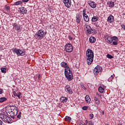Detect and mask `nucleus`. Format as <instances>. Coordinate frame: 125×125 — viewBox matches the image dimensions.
Segmentation results:
<instances>
[{
	"instance_id": "1",
	"label": "nucleus",
	"mask_w": 125,
	"mask_h": 125,
	"mask_svg": "<svg viewBox=\"0 0 125 125\" xmlns=\"http://www.w3.org/2000/svg\"><path fill=\"white\" fill-rule=\"evenodd\" d=\"M94 57V54L93 51L90 49H88L86 52V59L88 65H91V63L93 62Z\"/></svg>"
},
{
	"instance_id": "2",
	"label": "nucleus",
	"mask_w": 125,
	"mask_h": 125,
	"mask_svg": "<svg viewBox=\"0 0 125 125\" xmlns=\"http://www.w3.org/2000/svg\"><path fill=\"white\" fill-rule=\"evenodd\" d=\"M45 36V32H44V30L40 29L35 34L34 38L38 41H41V40H42L44 38Z\"/></svg>"
},
{
	"instance_id": "3",
	"label": "nucleus",
	"mask_w": 125,
	"mask_h": 125,
	"mask_svg": "<svg viewBox=\"0 0 125 125\" xmlns=\"http://www.w3.org/2000/svg\"><path fill=\"white\" fill-rule=\"evenodd\" d=\"M64 74L65 77L67 80L69 82L73 80V73H72V70L70 67H66L65 68V71H64Z\"/></svg>"
},
{
	"instance_id": "4",
	"label": "nucleus",
	"mask_w": 125,
	"mask_h": 125,
	"mask_svg": "<svg viewBox=\"0 0 125 125\" xmlns=\"http://www.w3.org/2000/svg\"><path fill=\"white\" fill-rule=\"evenodd\" d=\"M18 113V107L16 106H13L11 107V112H10V116L13 119H14V117L17 115Z\"/></svg>"
},
{
	"instance_id": "5",
	"label": "nucleus",
	"mask_w": 125,
	"mask_h": 125,
	"mask_svg": "<svg viewBox=\"0 0 125 125\" xmlns=\"http://www.w3.org/2000/svg\"><path fill=\"white\" fill-rule=\"evenodd\" d=\"M12 51L16 53L18 56H24L25 55V51L24 50L17 49L16 48H13L12 49Z\"/></svg>"
},
{
	"instance_id": "6",
	"label": "nucleus",
	"mask_w": 125,
	"mask_h": 125,
	"mask_svg": "<svg viewBox=\"0 0 125 125\" xmlns=\"http://www.w3.org/2000/svg\"><path fill=\"white\" fill-rule=\"evenodd\" d=\"M0 118L5 123H8V124H10V122L12 121L11 118L7 116L6 115L2 113H0Z\"/></svg>"
},
{
	"instance_id": "7",
	"label": "nucleus",
	"mask_w": 125,
	"mask_h": 125,
	"mask_svg": "<svg viewBox=\"0 0 125 125\" xmlns=\"http://www.w3.org/2000/svg\"><path fill=\"white\" fill-rule=\"evenodd\" d=\"M65 51L66 52H72L73 51V45L70 43H67L65 45Z\"/></svg>"
},
{
	"instance_id": "8",
	"label": "nucleus",
	"mask_w": 125,
	"mask_h": 125,
	"mask_svg": "<svg viewBox=\"0 0 125 125\" xmlns=\"http://www.w3.org/2000/svg\"><path fill=\"white\" fill-rule=\"evenodd\" d=\"M86 10L85 9H84L83 11V18L84 19V21H85V22H88V21H89V17H88V16H87L86 15V14L85 13V11Z\"/></svg>"
},
{
	"instance_id": "9",
	"label": "nucleus",
	"mask_w": 125,
	"mask_h": 125,
	"mask_svg": "<svg viewBox=\"0 0 125 125\" xmlns=\"http://www.w3.org/2000/svg\"><path fill=\"white\" fill-rule=\"evenodd\" d=\"M63 2L64 4L66 7L70 8L71 5H72V2L71 0H63Z\"/></svg>"
},
{
	"instance_id": "10",
	"label": "nucleus",
	"mask_w": 125,
	"mask_h": 125,
	"mask_svg": "<svg viewBox=\"0 0 125 125\" xmlns=\"http://www.w3.org/2000/svg\"><path fill=\"white\" fill-rule=\"evenodd\" d=\"M101 71H102V68L99 66H97L94 69V74L97 75L99 73H101Z\"/></svg>"
},
{
	"instance_id": "11",
	"label": "nucleus",
	"mask_w": 125,
	"mask_h": 125,
	"mask_svg": "<svg viewBox=\"0 0 125 125\" xmlns=\"http://www.w3.org/2000/svg\"><path fill=\"white\" fill-rule=\"evenodd\" d=\"M88 4L90 5V6L92 8H96V3L95 2L92 1V0H89L88 1Z\"/></svg>"
},
{
	"instance_id": "12",
	"label": "nucleus",
	"mask_w": 125,
	"mask_h": 125,
	"mask_svg": "<svg viewBox=\"0 0 125 125\" xmlns=\"http://www.w3.org/2000/svg\"><path fill=\"white\" fill-rule=\"evenodd\" d=\"M104 39L106 42H108V43H112L113 42L112 37L109 36H105Z\"/></svg>"
},
{
	"instance_id": "13",
	"label": "nucleus",
	"mask_w": 125,
	"mask_h": 125,
	"mask_svg": "<svg viewBox=\"0 0 125 125\" xmlns=\"http://www.w3.org/2000/svg\"><path fill=\"white\" fill-rule=\"evenodd\" d=\"M20 10H19V13H21V14H27V9L25 7H21L19 8Z\"/></svg>"
},
{
	"instance_id": "14",
	"label": "nucleus",
	"mask_w": 125,
	"mask_h": 125,
	"mask_svg": "<svg viewBox=\"0 0 125 125\" xmlns=\"http://www.w3.org/2000/svg\"><path fill=\"white\" fill-rule=\"evenodd\" d=\"M65 90L66 92H68L70 94H72L73 93V91H72V89H71V87H70V86L69 85H67L65 87Z\"/></svg>"
},
{
	"instance_id": "15",
	"label": "nucleus",
	"mask_w": 125,
	"mask_h": 125,
	"mask_svg": "<svg viewBox=\"0 0 125 125\" xmlns=\"http://www.w3.org/2000/svg\"><path fill=\"white\" fill-rule=\"evenodd\" d=\"M107 21L109 23H114L115 20L114 19V16L112 15H110L107 18Z\"/></svg>"
},
{
	"instance_id": "16",
	"label": "nucleus",
	"mask_w": 125,
	"mask_h": 125,
	"mask_svg": "<svg viewBox=\"0 0 125 125\" xmlns=\"http://www.w3.org/2000/svg\"><path fill=\"white\" fill-rule=\"evenodd\" d=\"M91 28V27H90L89 25H88L86 23H85L84 25V29L85 30V31H86V32H87V33H88V32H89Z\"/></svg>"
},
{
	"instance_id": "17",
	"label": "nucleus",
	"mask_w": 125,
	"mask_h": 125,
	"mask_svg": "<svg viewBox=\"0 0 125 125\" xmlns=\"http://www.w3.org/2000/svg\"><path fill=\"white\" fill-rule=\"evenodd\" d=\"M61 103H66L68 101V99L65 97H61L60 98Z\"/></svg>"
},
{
	"instance_id": "18",
	"label": "nucleus",
	"mask_w": 125,
	"mask_h": 125,
	"mask_svg": "<svg viewBox=\"0 0 125 125\" xmlns=\"http://www.w3.org/2000/svg\"><path fill=\"white\" fill-rule=\"evenodd\" d=\"M96 33H97V32L95 29L91 28V29L88 31V34H93V35H94V34H96Z\"/></svg>"
},
{
	"instance_id": "19",
	"label": "nucleus",
	"mask_w": 125,
	"mask_h": 125,
	"mask_svg": "<svg viewBox=\"0 0 125 125\" xmlns=\"http://www.w3.org/2000/svg\"><path fill=\"white\" fill-rule=\"evenodd\" d=\"M61 65L62 67L65 68V70H66V68H70L69 66H68V64H67V63L65 62H62L61 63Z\"/></svg>"
},
{
	"instance_id": "20",
	"label": "nucleus",
	"mask_w": 125,
	"mask_h": 125,
	"mask_svg": "<svg viewBox=\"0 0 125 125\" xmlns=\"http://www.w3.org/2000/svg\"><path fill=\"white\" fill-rule=\"evenodd\" d=\"M94 100L97 105H99V104H100V100H99V99L97 97H94Z\"/></svg>"
},
{
	"instance_id": "21",
	"label": "nucleus",
	"mask_w": 125,
	"mask_h": 125,
	"mask_svg": "<svg viewBox=\"0 0 125 125\" xmlns=\"http://www.w3.org/2000/svg\"><path fill=\"white\" fill-rule=\"evenodd\" d=\"M89 42L91 43H94V42H96V39H95V38H94L93 37H91L89 38Z\"/></svg>"
},
{
	"instance_id": "22",
	"label": "nucleus",
	"mask_w": 125,
	"mask_h": 125,
	"mask_svg": "<svg viewBox=\"0 0 125 125\" xmlns=\"http://www.w3.org/2000/svg\"><path fill=\"white\" fill-rule=\"evenodd\" d=\"M98 19H99V18H98V17L97 16H94L92 18V22H96V21H97L98 20Z\"/></svg>"
},
{
	"instance_id": "23",
	"label": "nucleus",
	"mask_w": 125,
	"mask_h": 125,
	"mask_svg": "<svg viewBox=\"0 0 125 125\" xmlns=\"http://www.w3.org/2000/svg\"><path fill=\"white\" fill-rule=\"evenodd\" d=\"M107 4H108L109 7H114V2L113 1H109Z\"/></svg>"
},
{
	"instance_id": "24",
	"label": "nucleus",
	"mask_w": 125,
	"mask_h": 125,
	"mask_svg": "<svg viewBox=\"0 0 125 125\" xmlns=\"http://www.w3.org/2000/svg\"><path fill=\"white\" fill-rule=\"evenodd\" d=\"M115 77V74H113L112 75H110V76L109 77L108 81L109 82H112V80Z\"/></svg>"
},
{
	"instance_id": "25",
	"label": "nucleus",
	"mask_w": 125,
	"mask_h": 125,
	"mask_svg": "<svg viewBox=\"0 0 125 125\" xmlns=\"http://www.w3.org/2000/svg\"><path fill=\"white\" fill-rule=\"evenodd\" d=\"M85 99L87 103H89V104L90 103L91 100L89 96H86L85 97Z\"/></svg>"
},
{
	"instance_id": "26",
	"label": "nucleus",
	"mask_w": 125,
	"mask_h": 125,
	"mask_svg": "<svg viewBox=\"0 0 125 125\" xmlns=\"http://www.w3.org/2000/svg\"><path fill=\"white\" fill-rule=\"evenodd\" d=\"M6 100H7V99L5 97L0 98V103H2L3 102L6 101Z\"/></svg>"
},
{
	"instance_id": "27",
	"label": "nucleus",
	"mask_w": 125,
	"mask_h": 125,
	"mask_svg": "<svg viewBox=\"0 0 125 125\" xmlns=\"http://www.w3.org/2000/svg\"><path fill=\"white\" fill-rule=\"evenodd\" d=\"M14 29H15L16 31H19L20 30V26L17 24H14Z\"/></svg>"
},
{
	"instance_id": "28",
	"label": "nucleus",
	"mask_w": 125,
	"mask_h": 125,
	"mask_svg": "<svg viewBox=\"0 0 125 125\" xmlns=\"http://www.w3.org/2000/svg\"><path fill=\"white\" fill-rule=\"evenodd\" d=\"M72 121V118L69 116H66L65 118V122H71Z\"/></svg>"
},
{
	"instance_id": "29",
	"label": "nucleus",
	"mask_w": 125,
	"mask_h": 125,
	"mask_svg": "<svg viewBox=\"0 0 125 125\" xmlns=\"http://www.w3.org/2000/svg\"><path fill=\"white\" fill-rule=\"evenodd\" d=\"M76 22H77V23H80L81 22V18L80 17L79 15H77L76 16Z\"/></svg>"
},
{
	"instance_id": "30",
	"label": "nucleus",
	"mask_w": 125,
	"mask_h": 125,
	"mask_svg": "<svg viewBox=\"0 0 125 125\" xmlns=\"http://www.w3.org/2000/svg\"><path fill=\"white\" fill-rule=\"evenodd\" d=\"M99 91L101 93H103V92H104V91H105V89H104V88H102V87H99Z\"/></svg>"
},
{
	"instance_id": "31",
	"label": "nucleus",
	"mask_w": 125,
	"mask_h": 125,
	"mask_svg": "<svg viewBox=\"0 0 125 125\" xmlns=\"http://www.w3.org/2000/svg\"><path fill=\"white\" fill-rule=\"evenodd\" d=\"M22 3V1H18L14 3V5H20Z\"/></svg>"
},
{
	"instance_id": "32",
	"label": "nucleus",
	"mask_w": 125,
	"mask_h": 125,
	"mask_svg": "<svg viewBox=\"0 0 125 125\" xmlns=\"http://www.w3.org/2000/svg\"><path fill=\"white\" fill-rule=\"evenodd\" d=\"M112 42H113V41L115 42H119V38L116 36L113 37V38H112Z\"/></svg>"
},
{
	"instance_id": "33",
	"label": "nucleus",
	"mask_w": 125,
	"mask_h": 125,
	"mask_svg": "<svg viewBox=\"0 0 125 125\" xmlns=\"http://www.w3.org/2000/svg\"><path fill=\"white\" fill-rule=\"evenodd\" d=\"M0 70L2 73H6V69H5V68L2 67Z\"/></svg>"
},
{
	"instance_id": "34",
	"label": "nucleus",
	"mask_w": 125,
	"mask_h": 125,
	"mask_svg": "<svg viewBox=\"0 0 125 125\" xmlns=\"http://www.w3.org/2000/svg\"><path fill=\"white\" fill-rule=\"evenodd\" d=\"M119 41H112V44H113V45H118V42Z\"/></svg>"
},
{
	"instance_id": "35",
	"label": "nucleus",
	"mask_w": 125,
	"mask_h": 125,
	"mask_svg": "<svg viewBox=\"0 0 125 125\" xmlns=\"http://www.w3.org/2000/svg\"><path fill=\"white\" fill-rule=\"evenodd\" d=\"M5 9H6V10L7 11H9V9H10V7L9 6L6 5L5 6Z\"/></svg>"
},
{
	"instance_id": "36",
	"label": "nucleus",
	"mask_w": 125,
	"mask_h": 125,
	"mask_svg": "<svg viewBox=\"0 0 125 125\" xmlns=\"http://www.w3.org/2000/svg\"><path fill=\"white\" fill-rule=\"evenodd\" d=\"M107 58H109V59H112V58H113V57L110 54H107Z\"/></svg>"
},
{
	"instance_id": "37",
	"label": "nucleus",
	"mask_w": 125,
	"mask_h": 125,
	"mask_svg": "<svg viewBox=\"0 0 125 125\" xmlns=\"http://www.w3.org/2000/svg\"><path fill=\"white\" fill-rule=\"evenodd\" d=\"M88 125H94V124H93V122L92 121H89L88 122Z\"/></svg>"
},
{
	"instance_id": "38",
	"label": "nucleus",
	"mask_w": 125,
	"mask_h": 125,
	"mask_svg": "<svg viewBox=\"0 0 125 125\" xmlns=\"http://www.w3.org/2000/svg\"><path fill=\"white\" fill-rule=\"evenodd\" d=\"M87 108H88V107L87 106H83L82 107L83 110H84V111H85L86 110H87Z\"/></svg>"
},
{
	"instance_id": "39",
	"label": "nucleus",
	"mask_w": 125,
	"mask_h": 125,
	"mask_svg": "<svg viewBox=\"0 0 125 125\" xmlns=\"http://www.w3.org/2000/svg\"><path fill=\"white\" fill-rule=\"evenodd\" d=\"M68 39L70 40V41H73L74 40V38L71 37V36H68Z\"/></svg>"
},
{
	"instance_id": "40",
	"label": "nucleus",
	"mask_w": 125,
	"mask_h": 125,
	"mask_svg": "<svg viewBox=\"0 0 125 125\" xmlns=\"http://www.w3.org/2000/svg\"><path fill=\"white\" fill-rule=\"evenodd\" d=\"M21 112H20V114H19L18 116H17V118H18L19 119H20V118H21Z\"/></svg>"
},
{
	"instance_id": "41",
	"label": "nucleus",
	"mask_w": 125,
	"mask_h": 125,
	"mask_svg": "<svg viewBox=\"0 0 125 125\" xmlns=\"http://www.w3.org/2000/svg\"><path fill=\"white\" fill-rule=\"evenodd\" d=\"M85 123H84V124H82V125H87V123H88V122H87V120L85 121Z\"/></svg>"
},
{
	"instance_id": "42",
	"label": "nucleus",
	"mask_w": 125,
	"mask_h": 125,
	"mask_svg": "<svg viewBox=\"0 0 125 125\" xmlns=\"http://www.w3.org/2000/svg\"><path fill=\"white\" fill-rule=\"evenodd\" d=\"M13 95H14V96H17V93H16V92H15V91H14L13 92Z\"/></svg>"
},
{
	"instance_id": "43",
	"label": "nucleus",
	"mask_w": 125,
	"mask_h": 125,
	"mask_svg": "<svg viewBox=\"0 0 125 125\" xmlns=\"http://www.w3.org/2000/svg\"><path fill=\"white\" fill-rule=\"evenodd\" d=\"M81 87H82V88H83V89H86V88H85V87H84V86H83V85H82Z\"/></svg>"
},
{
	"instance_id": "44",
	"label": "nucleus",
	"mask_w": 125,
	"mask_h": 125,
	"mask_svg": "<svg viewBox=\"0 0 125 125\" xmlns=\"http://www.w3.org/2000/svg\"><path fill=\"white\" fill-rule=\"evenodd\" d=\"M2 89L0 88V94H2Z\"/></svg>"
},
{
	"instance_id": "45",
	"label": "nucleus",
	"mask_w": 125,
	"mask_h": 125,
	"mask_svg": "<svg viewBox=\"0 0 125 125\" xmlns=\"http://www.w3.org/2000/svg\"><path fill=\"white\" fill-rule=\"evenodd\" d=\"M90 117H91V119H93V114H90Z\"/></svg>"
},
{
	"instance_id": "46",
	"label": "nucleus",
	"mask_w": 125,
	"mask_h": 125,
	"mask_svg": "<svg viewBox=\"0 0 125 125\" xmlns=\"http://www.w3.org/2000/svg\"><path fill=\"white\" fill-rule=\"evenodd\" d=\"M23 1H24V2H28V1H29V0H22Z\"/></svg>"
},
{
	"instance_id": "47",
	"label": "nucleus",
	"mask_w": 125,
	"mask_h": 125,
	"mask_svg": "<svg viewBox=\"0 0 125 125\" xmlns=\"http://www.w3.org/2000/svg\"><path fill=\"white\" fill-rule=\"evenodd\" d=\"M0 125H2V122L0 120Z\"/></svg>"
},
{
	"instance_id": "48",
	"label": "nucleus",
	"mask_w": 125,
	"mask_h": 125,
	"mask_svg": "<svg viewBox=\"0 0 125 125\" xmlns=\"http://www.w3.org/2000/svg\"><path fill=\"white\" fill-rule=\"evenodd\" d=\"M17 97H18V98H19V99H20V95H17Z\"/></svg>"
},
{
	"instance_id": "49",
	"label": "nucleus",
	"mask_w": 125,
	"mask_h": 125,
	"mask_svg": "<svg viewBox=\"0 0 125 125\" xmlns=\"http://www.w3.org/2000/svg\"><path fill=\"white\" fill-rule=\"evenodd\" d=\"M40 78H41V75H39V76H38V79H40Z\"/></svg>"
},
{
	"instance_id": "50",
	"label": "nucleus",
	"mask_w": 125,
	"mask_h": 125,
	"mask_svg": "<svg viewBox=\"0 0 125 125\" xmlns=\"http://www.w3.org/2000/svg\"><path fill=\"white\" fill-rule=\"evenodd\" d=\"M19 95L20 96L21 95V93H19Z\"/></svg>"
},
{
	"instance_id": "51",
	"label": "nucleus",
	"mask_w": 125,
	"mask_h": 125,
	"mask_svg": "<svg viewBox=\"0 0 125 125\" xmlns=\"http://www.w3.org/2000/svg\"><path fill=\"white\" fill-rule=\"evenodd\" d=\"M103 115H104V111H102Z\"/></svg>"
}]
</instances>
